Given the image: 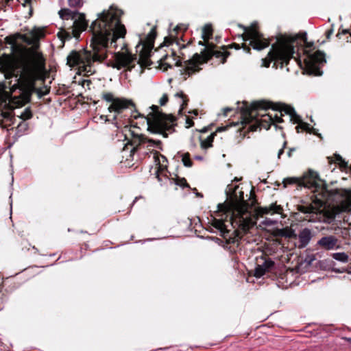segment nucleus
Segmentation results:
<instances>
[{"mask_svg":"<svg viewBox=\"0 0 351 351\" xmlns=\"http://www.w3.org/2000/svg\"><path fill=\"white\" fill-rule=\"evenodd\" d=\"M287 142H284L282 147L278 152V158H280L281 155L284 153V149L285 148Z\"/></svg>","mask_w":351,"mask_h":351,"instance_id":"obj_41","label":"nucleus"},{"mask_svg":"<svg viewBox=\"0 0 351 351\" xmlns=\"http://www.w3.org/2000/svg\"><path fill=\"white\" fill-rule=\"evenodd\" d=\"M168 101V96L167 94H163L162 97L159 100V104L160 106H164Z\"/></svg>","mask_w":351,"mask_h":351,"instance_id":"obj_39","label":"nucleus"},{"mask_svg":"<svg viewBox=\"0 0 351 351\" xmlns=\"http://www.w3.org/2000/svg\"><path fill=\"white\" fill-rule=\"evenodd\" d=\"M281 210L282 208L280 206H278L276 204H271L269 206L260 207L258 212L260 215H273L275 213L280 214Z\"/></svg>","mask_w":351,"mask_h":351,"instance_id":"obj_19","label":"nucleus"},{"mask_svg":"<svg viewBox=\"0 0 351 351\" xmlns=\"http://www.w3.org/2000/svg\"><path fill=\"white\" fill-rule=\"evenodd\" d=\"M238 188V186H233L232 184H229L227 186V188L226 189V193L227 195V197H229L230 199H232V198H235L237 199V196L236 194H234V191L235 189H237Z\"/></svg>","mask_w":351,"mask_h":351,"instance_id":"obj_28","label":"nucleus"},{"mask_svg":"<svg viewBox=\"0 0 351 351\" xmlns=\"http://www.w3.org/2000/svg\"><path fill=\"white\" fill-rule=\"evenodd\" d=\"M247 52H250V49L249 48H247Z\"/></svg>","mask_w":351,"mask_h":351,"instance_id":"obj_56","label":"nucleus"},{"mask_svg":"<svg viewBox=\"0 0 351 351\" xmlns=\"http://www.w3.org/2000/svg\"><path fill=\"white\" fill-rule=\"evenodd\" d=\"M218 212H222L224 213H226L227 212L230 211V207L228 205H226V204H218L217 205Z\"/></svg>","mask_w":351,"mask_h":351,"instance_id":"obj_34","label":"nucleus"},{"mask_svg":"<svg viewBox=\"0 0 351 351\" xmlns=\"http://www.w3.org/2000/svg\"><path fill=\"white\" fill-rule=\"evenodd\" d=\"M180 29H181L180 26L177 25L176 27H174L173 31L177 32Z\"/></svg>","mask_w":351,"mask_h":351,"instance_id":"obj_49","label":"nucleus"},{"mask_svg":"<svg viewBox=\"0 0 351 351\" xmlns=\"http://www.w3.org/2000/svg\"><path fill=\"white\" fill-rule=\"evenodd\" d=\"M156 36V32L154 28H152L147 35L148 43L141 40L138 45L136 47V52L139 54L138 63L141 66H147L149 64V58L153 48V42Z\"/></svg>","mask_w":351,"mask_h":351,"instance_id":"obj_10","label":"nucleus"},{"mask_svg":"<svg viewBox=\"0 0 351 351\" xmlns=\"http://www.w3.org/2000/svg\"><path fill=\"white\" fill-rule=\"evenodd\" d=\"M43 35L40 29L34 27L28 34L16 33L5 38V43L10 45L12 51L19 49L18 39L32 45L23 55L10 62L4 69L6 80L14 78V83L10 82L9 87L11 94L18 93V95L12 96V101L16 107H21L29 103L34 93L40 99L49 93L47 89L43 90L36 86L37 81H45L47 73L45 59L38 49L39 39Z\"/></svg>","mask_w":351,"mask_h":351,"instance_id":"obj_1","label":"nucleus"},{"mask_svg":"<svg viewBox=\"0 0 351 351\" xmlns=\"http://www.w3.org/2000/svg\"><path fill=\"white\" fill-rule=\"evenodd\" d=\"M182 161L183 165L186 167H192V161L190 159V154L189 153H184L182 156Z\"/></svg>","mask_w":351,"mask_h":351,"instance_id":"obj_30","label":"nucleus"},{"mask_svg":"<svg viewBox=\"0 0 351 351\" xmlns=\"http://www.w3.org/2000/svg\"><path fill=\"white\" fill-rule=\"evenodd\" d=\"M117 119V115L114 116V119Z\"/></svg>","mask_w":351,"mask_h":351,"instance_id":"obj_57","label":"nucleus"},{"mask_svg":"<svg viewBox=\"0 0 351 351\" xmlns=\"http://www.w3.org/2000/svg\"><path fill=\"white\" fill-rule=\"evenodd\" d=\"M296 40L297 37H289L282 38L277 43L272 45L268 53V57L262 60L263 66L269 67L273 60H280L282 63L287 64L293 58L295 53L293 43Z\"/></svg>","mask_w":351,"mask_h":351,"instance_id":"obj_7","label":"nucleus"},{"mask_svg":"<svg viewBox=\"0 0 351 351\" xmlns=\"http://www.w3.org/2000/svg\"><path fill=\"white\" fill-rule=\"evenodd\" d=\"M341 234H342L343 237L347 236V234H348V228H343L342 230V231H341Z\"/></svg>","mask_w":351,"mask_h":351,"instance_id":"obj_46","label":"nucleus"},{"mask_svg":"<svg viewBox=\"0 0 351 351\" xmlns=\"http://www.w3.org/2000/svg\"><path fill=\"white\" fill-rule=\"evenodd\" d=\"M295 149L293 148H293H290L289 150L287 152L288 157H289V158L291 157L292 154H293V152H295Z\"/></svg>","mask_w":351,"mask_h":351,"instance_id":"obj_45","label":"nucleus"},{"mask_svg":"<svg viewBox=\"0 0 351 351\" xmlns=\"http://www.w3.org/2000/svg\"><path fill=\"white\" fill-rule=\"evenodd\" d=\"M196 195L198 196V197H202V194L199 193H196Z\"/></svg>","mask_w":351,"mask_h":351,"instance_id":"obj_52","label":"nucleus"},{"mask_svg":"<svg viewBox=\"0 0 351 351\" xmlns=\"http://www.w3.org/2000/svg\"><path fill=\"white\" fill-rule=\"evenodd\" d=\"M8 80V84H5L4 82H0V93L1 94L5 93L8 99H9V101L12 104L16 106V104H14L12 101V96L18 95V93L11 94V93L10 91V87H9V83L10 82H12V84L14 83V78H11Z\"/></svg>","mask_w":351,"mask_h":351,"instance_id":"obj_20","label":"nucleus"},{"mask_svg":"<svg viewBox=\"0 0 351 351\" xmlns=\"http://www.w3.org/2000/svg\"><path fill=\"white\" fill-rule=\"evenodd\" d=\"M276 223L275 221L274 220H271L270 219H267L266 218L263 221V224L265 225V226H272L274 225V223Z\"/></svg>","mask_w":351,"mask_h":351,"instance_id":"obj_40","label":"nucleus"},{"mask_svg":"<svg viewBox=\"0 0 351 351\" xmlns=\"http://www.w3.org/2000/svg\"><path fill=\"white\" fill-rule=\"evenodd\" d=\"M316 245L326 251L338 250L340 246L338 245V239L334 235H326L320 238Z\"/></svg>","mask_w":351,"mask_h":351,"instance_id":"obj_14","label":"nucleus"},{"mask_svg":"<svg viewBox=\"0 0 351 351\" xmlns=\"http://www.w3.org/2000/svg\"><path fill=\"white\" fill-rule=\"evenodd\" d=\"M176 97H178L181 100L180 108L179 109V113L184 110V106L186 105L187 100L186 99V96L184 95L183 92L180 91L175 94Z\"/></svg>","mask_w":351,"mask_h":351,"instance_id":"obj_27","label":"nucleus"},{"mask_svg":"<svg viewBox=\"0 0 351 351\" xmlns=\"http://www.w3.org/2000/svg\"><path fill=\"white\" fill-rule=\"evenodd\" d=\"M242 114L247 121L254 120L258 123L261 128L269 129L272 124L282 122V112L289 115L290 120L294 123H298L295 129L300 132L302 129L310 134L320 136L317 130L310 127L309 125L301 121L300 117L296 113L295 109L289 106L282 104H273L265 101H258L251 103L243 102L241 107Z\"/></svg>","mask_w":351,"mask_h":351,"instance_id":"obj_3","label":"nucleus"},{"mask_svg":"<svg viewBox=\"0 0 351 351\" xmlns=\"http://www.w3.org/2000/svg\"><path fill=\"white\" fill-rule=\"evenodd\" d=\"M234 48H235L236 49H239V45L234 44Z\"/></svg>","mask_w":351,"mask_h":351,"instance_id":"obj_50","label":"nucleus"},{"mask_svg":"<svg viewBox=\"0 0 351 351\" xmlns=\"http://www.w3.org/2000/svg\"><path fill=\"white\" fill-rule=\"evenodd\" d=\"M102 98L107 102H111V104H114L116 100V98L114 97V95L111 93H104L102 95Z\"/></svg>","mask_w":351,"mask_h":351,"instance_id":"obj_33","label":"nucleus"},{"mask_svg":"<svg viewBox=\"0 0 351 351\" xmlns=\"http://www.w3.org/2000/svg\"><path fill=\"white\" fill-rule=\"evenodd\" d=\"M114 60L115 63L112 66L113 68L118 70L122 68H128L131 70L134 66V62L136 58L128 52H118L115 54Z\"/></svg>","mask_w":351,"mask_h":351,"instance_id":"obj_13","label":"nucleus"},{"mask_svg":"<svg viewBox=\"0 0 351 351\" xmlns=\"http://www.w3.org/2000/svg\"><path fill=\"white\" fill-rule=\"evenodd\" d=\"M332 257L341 263H346L348 261L349 256L345 252H336L332 254Z\"/></svg>","mask_w":351,"mask_h":351,"instance_id":"obj_25","label":"nucleus"},{"mask_svg":"<svg viewBox=\"0 0 351 351\" xmlns=\"http://www.w3.org/2000/svg\"><path fill=\"white\" fill-rule=\"evenodd\" d=\"M132 148L130 149V156L133 155L135 152H138L139 154L145 155L148 152L143 151L145 147H156L162 150L161 141H155L153 139L147 138L144 135H136L132 141Z\"/></svg>","mask_w":351,"mask_h":351,"instance_id":"obj_12","label":"nucleus"},{"mask_svg":"<svg viewBox=\"0 0 351 351\" xmlns=\"http://www.w3.org/2000/svg\"><path fill=\"white\" fill-rule=\"evenodd\" d=\"M176 65H177V66H180V65H181V64H180V61H178V62H176Z\"/></svg>","mask_w":351,"mask_h":351,"instance_id":"obj_53","label":"nucleus"},{"mask_svg":"<svg viewBox=\"0 0 351 351\" xmlns=\"http://www.w3.org/2000/svg\"><path fill=\"white\" fill-rule=\"evenodd\" d=\"M232 110V108H226L223 109V115L225 117H227L228 116V112L231 111Z\"/></svg>","mask_w":351,"mask_h":351,"instance_id":"obj_44","label":"nucleus"},{"mask_svg":"<svg viewBox=\"0 0 351 351\" xmlns=\"http://www.w3.org/2000/svg\"><path fill=\"white\" fill-rule=\"evenodd\" d=\"M152 112L149 113L151 118H147L148 131L153 134H162L167 138L166 131L171 129L175 119L173 116L167 115L159 110L157 106L150 107Z\"/></svg>","mask_w":351,"mask_h":351,"instance_id":"obj_8","label":"nucleus"},{"mask_svg":"<svg viewBox=\"0 0 351 351\" xmlns=\"http://www.w3.org/2000/svg\"><path fill=\"white\" fill-rule=\"evenodd\" d=\"M213 34L212 26L210 24H206L204 26L202 32V38L204 40V42H207L209 38L211 37Z\"/></svg>","mask_w":351,"mask_h":351,"instance_id":"obj_23","label":"nucleus"},{"mask_svg":"<svg viewBox=\"0 0 351 351\" xmlns=\"http://www.w3.org/2000/svg\"><path fill=\"white\" fill-rule=\"evenodd\" d=\"M335 156H336L337 161L340 164L341 166H342V167L347 166V162H346L343 160L342 157L340 155L336 154Z\"/></svg>","mask_w":351,"mask_h":351,"instance_id":"obj_38","label":"nucleus"},{"mask_svg":"<svg viewBox=\"0 0 351 351\" xmlns=\"http://www.w3.org/2000/svg\"><path fill=\"white\" fill-rule=\"evenodd\" d=\"M123 12L110 6L108 10L97 14V19L92 22L90 29L92 32L90 47L91 50H73L66 58L70 67L77 66L86 74L95 72L93 64L101 62L107 57V47L126 33L125 26L121 24L120 17Z\"/></svg>","mask_w":351,"mask_h":351,"instance_id":"obj_2","label":"nucleus"},{"mask_svg":"<svg viewBox=\"0 0 351 351\" xmlns=\"http://www.w3.org/2000/svg\"><path fill=\"white\" fill-rule=\"evenodd\" d=\"M212 226L217 229L219 232L220 235L226 239V244L235 243L237 241V239L235 237H228L229 232L222 219H218L215 218L213 220Z\"/></svg>","mask_w":351,"mask_h":351,"instance_id":"obj_16","label":"nucleus"},{"mask_svg":"<svg viewBox=\"0 0 351 351\" xmlns=\"http://www.w3.org/2000/svg\"><path fill=\"white\" fill-rule=\"evenodd\" d=\"M60 17L63 20L71 19L73 21L71 31L62 29L58 33V37L62 42V46L66 40H69L73 38L77 40L82 32L88 27V22L86 20L85 15L75 11H71L69 9H61L58 12Z\"/></svg>","mask_w":351,"mask_h":351,"instance_id":"obj_6","label":"nucleus"},{"mask_svg":"<svg viewBox=\"0 0 351 351\" xmlns=\"http://www.w3.org/2000/svg\"><path fill=\"white\" fill-rule=\"evenodd\" d=\"M33 116L32 110L30 107L25 108L23 111L21 113V114L19 116L20 119H21L23 121H26L28 119H30Z\"/></svg>","mask_w":351,"mask_h":351,"instance_id":"obj_26","label":"nucleus"},{"mask_svg":"<svg viewBox=\"0 0 351 351\" xmlns=\"http://www.w3.org/2000/svg\"><path fill=\"white\" fill-rule=\"evenodd\" d=\"M298 210L303 213L305 214H315L317 212V208H316L314 206L309 205H301L299 206Z\"/></svg>","mask_w":351,"mask_h":351,"instance_id":"obj_24","label":"nucleus"},{"mask_svg":"<svg viewBox=\"0 0 351 351\" xmlns=\"http://www.w3.org/2000/svg\"><path fill=\"white\" fill-rule=\"evenodd\" d=\"M350 32V30L348 29H343L341 34H346Z\"/></svg>","mask_w":351,"mask_h":351,"instance_id":"obj_48","label":"nucleus"},{"mask_svg":"<svg viewBox=\"0 0 351 351\" xmlns=\"http://www.w3.org/2000/svg\"><path fill=\"white\" fill-rule=\"evenodd\" d=\"M21 4L23 7H29V14L32 15V1L33 0H22Z\"/></svg>","mask_w":351,"mask_h":351,"instance_id":"obj_35","label":"nucleus"},{"mask_svg":"<svg viewBox=\"0 0 351 351\" xmlns=\"http://www.w3.org/2000/svg\"><path fill=\"white\" fill-rule=\"evenodd\" d=\"M282 184L284 188L289 184H298L299 186L311 189L314 193L315 201L320 206L328 203L332 199V192L327 189L323 181L319 178V174L313 170H308L302 178L295 177L285 178Z\"/></svg>","mask_w":351,"mask_h":351,"instance_id":"obj_4","label":"nucleus"},{"mask_svg":"<svg viewBox=\"0 0 351 351\" xmlns=\"http://www.w3.org/2000/svg\"><path fill=\"white\" fill-rule=\"evenodd\" d=\"M199 45H204V49L201 51V54L195 53L191 59L184 62V68L182 71V75L189 77L199 71L200 70L199 64L206 62L212 56L221 58L223 64L230 55V53L224 49L223 51L215 50V46L213 44L207 43L205 45L204 43L199 41Z\"/></svg>","mask_w":351,"mask_h":351,"instance_id":"obj_5","label":"nucleus"},{"mask_svg":"<svg viewBox=\"0 0 351 351\" xmlns=\"http://www.w3.org/2000/svg\"><path fill=\"white\" fill-rule=\"evenodd\" d=\"M256 23H253L250 27H242L245 32L244 40H249L250 45L254 49L261 51L269 45V42L263 38L262 35L256 29Z\"/></svg>","mask_w":351,"mask_h":351,"instance_id":"obj_11","label":"nucleus"},{"mask_svg":"<svg viewBox=\"0 0 351 351\" xmlns=\"http://www.w3.org/2000/svg\"><path fill=\"white\" fill-rule=\"evenodd\" d=\"M298 63H299L300 65L302 64V60L300 59L299 60Z\"/></svg>","mask_w":351,"mask_h":351,"instance_id":"obj_54","label":"nucleus"},{"mask_svg":"<svg viewBox=\"0 0 351 351\" xmlns=\"http://www.w3.org/2000/svg\"><path fill=\"white\" fill-rule=\"evenodd\" d=\"M70 7H80L82 5V0H68Z\"/></svg>","mask_w":351,"mask_h":351,"instance_id":"obj_36","label":"nucleus"},{"mask_svg":"<svg viewBox=\"0 0 351 351\" xmlns=\"http://www.w3.org/2000/svg\"><path fill=\"white\" fill-rule=\"evenodd\" d=\"M277 234L285 238H297V234H295V230L289 227L278 229Z\"/></svg>","mask_w":351,"mask_h":351,"instance_id":"obj_21","label":"nucleus"},{"mask_svg":"<svg viewBox=\"0 0 351 351\" xmlns=\"http://www.w3.org/2000/svg\"><path fill=\"white\" fill-rule=\"evenodd\" d=\"M194 158H195V160H203V157H202V156H195L194 157Z\"/></svg>","mask_w":351,"mask_h":351,"instance_id":"obj_47","label":"nucleus"},{"mask_svg":"<svg viewBox=\"0 0 351 351\" xmlns=\"http://www.w3.org/2000/svg\"><path fill=\"white\" fill-rule=\"evenodd\" d=\"M28 128V123H25V121H22L17 126V132L22 135L27 130Z\"/></svg>","mask_w":351,"mask_h":351,"instance_id":"obj_29","label":"nucleus"},{"mask_svg":"<svg viewBox=\"0 0 351 351\" xmlns=\"http://www.w3.org/2000/svg\"><path fill=\"white\" fill-rule=\"evenodd\" d=\"M149 157L152 156L156 165L158 166V170L156 171V176L158 181H160L158 172L162 171L167 169V160L165 156L160 154L158 152L150 151Z\"/></svg>","mask_w":351,"mask_h":351,"instance_id":"obj_17","label":"nucleus"},{"mask_svg":"<svg viewBox=\"0 0 351 351\" xmlns=\"http://www.w3.org/2000/svg\"><path fill=\"white\" fill-rule=\"evenodd\" d=\"M134 119H137L138 116L137 114H132V115Z\"/></svg>","mask_w":351,"mask_h":351,"instance_id":"obj_51","label":"nucleus"},{"mask_svg":"<svg viewBox=\"0 0 351 351\" xmlns=\"http://www.w3.org/2000/svg\"><path fill=\"white\" fill-rule=\"evenodd\" d=\"M333 32H334V29L332 27L331 29H328L327 32H326V38L328 39H329L330 38V36H332V34H333Z\"/></svg>","mask_w":351,"mask_h":351,"instance_id":"obj_43","label":"nucleus"},{"mask_svg":"<svg viewBox=\"0 0 351 351\" xmlns=\"http://www.w3.org/2000/svg\"><path fill=\"white\" fill-rule=\"evenodd\" d=\"M266 272L265 269L261 267V265H258L254 269V276L256 278H261Z\"/></svg>","mask_w":351,"mask_h":351,"instance_id":"obj_32","label":"nucleus"},{"mask_svg":"<svg viewBox=\"0 0 351 351\" xmlns=\"http://www.w3.org/2000/svg\"><path fill=\"white\" fill-rule=\"evenodd\" d=\"M303 62L304 71L313 75H322L321 66L326 62V54L322 51L311 52L308 49L304 50Z\"/></svg>","mask_w":351,"mask_h":351,"instance_id":"obj_9","label":"nucleus"},{"mask_svg":"<svg viewBox=\"0 0 351 351\" xmlns=\"http://www.w3.org/2000/svg\"><path fill=\"white\" fill-rule=\"evenodd\" d=\"M134 108V104L132 100L125 98H116L114 104H111L108 107L109 112H114L117 114L121 113L124 110Z\"/></svg>","mask_w":351,"mask_h":351,"instance_id":"obj_15","label":"nucleus"},{"mask_svg":"<svg viewBox=\"0 0 351 351\" xmlns=\"http://www.w3.org/2000/svg\"><path fill=\"white\" fill-rule=\"evenodd\" d=\"M347 340L348 341L351 342V338H348Z\"/></svg>","mask_w":351,"mask_h":351,"instance_id":"obj_55","label":"nucleus"},{"mask_svg":"<svg viewBox=\"0 0 351 351\" xmlns=\"http://www.w3.org/2000/svg\"><path fill=\"white\" fill-rule=\"evenodd\" d=\"M313 237L312 230L308 228H304L301 230L297 235L299 240V248L306 247L311 242Z\"/></svg>","mask_w":351,"mask_h":351,"instance_id":"obj_18","label":"nucleus"},{"mask_svg":"<svg viewBox=\"0 0 351 351\" xmlns=\"http://www.w3.org/2000/svg\"><path fill=\"white\" fill-rule=\"evenodd\" d=\"M176 184L181 187H188L189 185L184 178L177 180Z\"/></svg>","mask_w":351,"mask_h":351,"instance_id":"obj_37","label":"nucleus"},{"mask_svg":"<svg viewBox=\"0 0 351 351\" xmlns=\"http://www.w3.org/2000/svg\"><path fill=\"white\" fill-rule=\"evenodd\" d=\"M274 265V262L270 259H266L265 261L261 264V267L265 269L266 271L270 270Z\"/></svg>","mask_w":351,"mask_h":351,"instance_id":"obj_31","label":"nucleus"},{"mask_svg":"<svg viewBox=\"0 0 351 351\" xmlns=\"http://www.w3.org/2000/svg\"><path fill=\"white\" fill-rule=\"evenodd\" d=\"M303 39L306 43V48H310V47H311L313 45V43H307L306 42V39H307V38H306V33H304L303 34Z\"/></svg>","mask_w":351,"mask_h":351,"instance_id":"obj_42","label":"nucleus"},{"mask_svg":"<svg viewBox=\"0 0 351 351\" xmlns=\"http://www.w3.org/2000/svg\"><path fill=\"white\" fill-rule=\"evenodd\" d=\"M215 136V134L213 133V134H210L208 136H207L205 139H201L200 140L201 147L203 149H206L209 147H211L213 146V142Z\"/></svg>","mask_w":351,"mask_h":351,"instance_id":"obj_22","label":"nucleus"}]
</instances>
